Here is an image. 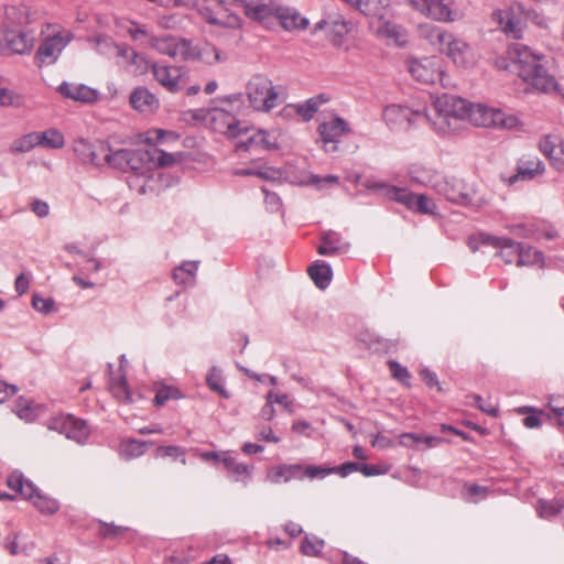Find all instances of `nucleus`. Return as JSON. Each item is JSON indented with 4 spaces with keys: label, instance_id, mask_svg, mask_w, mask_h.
<instances>
[{
    "label": "nucleus",
    "instance_id": "f03ea898",
    "mask_svg": "<svg viewBox=\"0 0 564 564\" xmlns=\"http://www.w3.org/2000/svg\"><path fill=\"white\" fill-rule=\"evenodd\" d=\"M245 15L268 30L280 25L285 31H301L308 26V20L292 8L282 7L273 0H239Z\"/></svg>",
    "mask_w": 564,
    "mask_h": 564
},
{
    "label": "nucleus",
    "instance_id": "4c0bfd02",
    "mask_svg": "<svg viewBox=\"0 0 564 564\" xmlns=\"http://www.w3.org/2000/svg\"><path fill=\"white\" fill-rule=\"evenodd\" d=\"M116 25L119 32L127 33L133 41L150 39L145 26L133 21L119 20Z\"/></svg>",
    "mask_w": 564,
    "mask_h": 564
},
{
    "label": "nucleus",
    "instance_id": "7ed1b4c3",
    "mask_svg": "<svg viewBox=\"0 0 564 564\" xmlns=\"http://www.w3.org/2000/svg\"><path fill=\"white\" fill-rule=\"evenodd\" d=\"M131 154L128 171H131L133 176L129 181V186L140 195L148 193L156 169L171 166L176 162L174 154L160 149H132Z\"/></svg>",
    "mask_w": 564,
    "mask_h": 564
},
{
    "label": "nucleus",
    "instance_id": "a211bd4d",
    "mask_svg": "<svg viewBox=\"0 0 564 564\" xmlns=\"http://www.w3.org/2000/svg\"><path fill=\"white\" fill-rule=\"evenodd\" d=\"M150 70L158 84L172 94L178 93L186 82V72L181 66L155 62Z\"/></svg>",
    "mask_w": 564,
    "mask_h": 564
},
{
    "label": "nucleus",
    "instance_id": "72a5a7b5",
    "mask_svg": "<svg viewBox=\"0 0 564 564\" xmlns=\"http://www.w3.org/2000/svg\"><path fill=\"white\" fill-rule=\"evenodd\" d=\"M307 272L319 289H326L332 281V269L324 262H315L307 269Z\"/></svg>",
    "mask_w": 564,
    "mask_h": 564
},
{
    "label": "nucleus",
    "instance_id": "2f4dec72",
    "mask_svg": "<svg viewBox=\"0 0 564 564\" xmlns=\"http://www.w3.org/2000/svg\"><path fill=\"white\" fill-rule=\"evenodd\" d=\"M143 143L154 147L158 144L176 142L180 139V135L171 130H164L160 128H154L147 130L141 134Z\"/></svg>",
    "mask_w": 564,
    "mask_h": 564
},
{
    "label": "nucleus",
    "instance_id": "e433bc0d",
    "mask_svg": "<svg viewBox=\"0 0 564 564\" xmlns=\"http://www.w3.org/2000/svg\"><path fill=\"white\" fill-rule=\"evenodd\" d=\"M37 145L48 149H61L65 145L63 133L55 129H48L43 132H35Z\"/></svg>",
    "mask_w": 564,
    "mask_h": 564
},
{
    "label": "nucleus",
    "instance_id": "c85d7f7f",
    "mask_svg": "<svg viewBox=\"0 0 564 564\" xmlns=\"http://www.w3.org/2000/svg\"><path fill=\"white\" fill-rule=\"evenodd\" d=\"M323 142H336L341 135L348 132V124L341 118H333L323 122L318 128Z\"/></svg>",
    "mask_w": 564,
    "mask_h": 564
},
{
    "label": "nucleus",
    "instance_id": "7c9ffc66",
    "mask_svg": "<svg viewBox=\"0 0 564 564\" xmlns=\"http://www.w3.org/2000/svg\"><path fill=\"white\" fill-rule=\"evenodd\" d=\"M300 467L297 464H282L271 467L267 473V479L272 484L289 482L291 479H299Z\"/></svg>",
    "mask_w": 564,
    "mask_h": 564
},
{
    "label": "nucleus",
    "instance_id": "6e6552de",
    "mask_svg": "<svg viewBox=\"0 0 564 564\" xmlns=\"http://www.w3.org/2000/svg\"><path fill=\"white\" fill-rule=\"evenodd\" d=\"M41 34L43 40L35 55L40 66L53 64L74 37L70 30L58 24H46Z\"/></svg>",
    "mask_w": 564,
    "mask_h": 564
},
{
    "label": "nucleus",
    "instance_id": "dca6fc26",
    "mask_svg": "<svg viewBox=\"0 0 564 564\" xmlns=\"http://www.w3.org/2000/svg\"><path fill=\"white\" fill-rule=\"evenodd\" d=\"M426 112L412 110L401 105H389L383 109L382 118L391 130H404L424 121Z\"/></svg>",
    "mask_w": 564,
    "mask_h": 564
},
{
    "label": "nucleus",
    "instance_id": "9d476101",
    "mask_svg": "<svg viewBox=\"0 0 564 564\" xmlns=\"http://www.w3.org/2000/svg\"><path fill=\"white\" fill-rule=\"evenodd\" d=\"M7 486L20 494L23 499L30 501L42 514L52 516L59 510V503L56 499L42 494L21 474L12 473L9 475Z\"/></svg>",
    "mask_w": 564,
    "mask_h": 564
},
{
    "label": "nucleus",
    "instance_id": "39448f33",
    "mask_svg": "<svg viewBox=\"0 0 564 564\" xmlns=\"http://www.w3.org/2000/svg\"><path fill=\"white\" fill-rule=\"evenodd\" d=\"M36 15V11H32L25 6L7 9L8 53L28 54L32 51L35 43V33L23 25L34 22Z\"/></svg>",
    "mask_w": 564,
    "mask_h": 564
},
{
    "label": "nucleus",
    "instance_id": "bf43d9fd",
    "mask_svg": "<svg viewBox=\"0 0 564 564\" xmlns=\"http://www.w3.org/2000/svg\"><path fill=\"white\" fill-rule=\"evenodd\" d=\"M14 412L20 419L26 422H31L35 419V411L28 400L20 399L15 405Z\"/></svg>",
    "mask_w": 564,
    "mask_h": 564
},
{
    "label": "nucleus",
    "instance_id": "338daca9",
    "mask_svg": "<svg viewBox=\"0 0 564 564\" xmlns=\"http://www.w3.org/2000/svg\"><path fill=\"white\" fill-rule=\"evenodd\" d=\"M464 490L467 494L468 500L470 502H477L479 499H484L488 495V488L487 487L478 486V485H475V484L466 485L464 487Z\"/></svg>",
    "mask_w": 564,
    "mask_h": 564
},
{
    "label": "nucleus",
    "instance_id": "37998d69",
    "mask_svg": "<svg viewBox=\"0 0 564 564\" xmlns=\"http://www.w3.org/2000/svg\"><path fill=\"white\" fill-rule=\"evenodd\" d=\"M112 395L120 402L129 403L132 401V394L128 388L123 376L112 379L109 386Z\"/></svg>",
    "mask_w": 564,
    "mask_h": 564
},
{
    "label": "nucleus",
    "instance_id": "3c124183",
    "mask_svg": "<svg viewBox=\"0 0 564 564\" xmlns=\"http://www.w3.org/2000/svg\"><path fill=\"white\" fill-rule=\"evenodd\" d=\"M22 105V97L14 90L4 86L0 77V107H19Z\"/></svg>",
    "mask_w": 564,
    "mask_h": 564
},
{
    "label": "nucleus",
    "instance_id": "de8ad7c7",
    "mask_svg": "<svg viewBox=\"0 0 564 564\" xmlns=\"http://www.w3.org/2000/svg\"><path fill=\"white\" fill-rule=\"evenodd\" d=\"M463 183L460 181H454L452 185L447 184L445 195L447 199L462 204H471V198L468 193L463 191Z\"/></svg>",
    "mask_w": 564,
    "mask_h": 564
},
{
    "label": "nucleus",
    "instance_id": "393cba45",
    "mask_svg": "<svg viewBox=\"0 0 564 564\" xmlns=\"http://www.w3.org/2000/svg\"><path fill=\"white\" fill-rule=\"evenodd\" d=\"M131 107L142 113H153L160 107L158 97L145 87H137L129 98Z\"/></svg>",
    "mask_w": 564,
    "mask_h": 564
},
{
    "label": "nucleus",
    "instance_id": "c03bdc74",
    "mask_svg": "<svg viewBox=\"0 0 564 564\" xmlns=\"http://www.w3.org/2000/svg\"><path fill=\"white\" fill-rule=\"evenodd\" d=\"M197 271V263L186 261L173 271V279L178 284H186L194 280Z\"/></svg>",
    "mask_w": 564,
    "mask_h": 564
},
{
    "label": "nucleus",
    "instance_id": "423d86ee",
    "mask_svg": "<svg viewBox=\"0 0 564 564\" xmlns=\"http://www.w3.org/2000/svg\"><path fill=\"white\" fill-rule=\"evenodd\" d=\"M197 0H175L177 6H195ZM239 0H205L199 8V14L206 23L219 30L239 31L242 20L236 9Z\"/></svg>",
    "mask_w": 564,
    "mask_h": 564
},
{
    "label": "nucleus",
    "instance_id": "aec40b11",
    "mask_svg": "<svg viewBox=\"0 0 564 564\" xmlns=\"http://www.w3.org/2000/svg\"><path fill=\"white\" fill-rule=\"evenodd\" d=\"M149 45L160 54L167 55L172 58L188 61L189 41L185 39L151 36L149 39Z\"/></svg>",
    "mask_w": 564,
    "mask_h": 564
},
{
    "label": "nucleus",
    "instance_id": "5701e85b",
    "mask_svg": "<svg viewBox=\"0 0 564 564\" xmlns=\"http://www.w3.org/2000/svg\"><path fill=\"white\" fill-rule=\"evenodd\" d=\"M479 239L481 243L490 246L499 250L500 258L506 264L518 265V253L520 251V242L506 237H496L490 235L480 234Z\"/></svg>",
    "mask_w": 564,
    "mask_h": 564
},
{
    "label": "nucleus",
    "instance_id": "13d9d810",
    "mask_svg": "<svg viewBox=\"0 0 564 564\" xmlns=\"http://www.w3.org/2000/svg\"><path fill=\"white\" fill-rule=\"evenodd\" d=\"M123 45L115 44L109 37H97L96 39V50L99 54L102 55H116L117 48H122Z\"/></svg>",
    "mask_w": 564,
    "mask_h": 564
},
{
    "label": "nucleus",
    "instance_id": "49530a36",
    "mask_svg": "<svg viewBox=\"0 0 564 564\" xmlns=\"http://www.w3.org/2000/svg\"><path fill=\"white\" fill-rule=\"evenodd\" d=\"M109 144L104 141L98 140L94 142L91 152H89L90 154L86 163H90L96 166L107 164V155L109 153Z\"/></svg>",
    "mask_w": 564,
    "mask_h": 564
},
{
    "label": "nucleus",
    "instance_id": "58836bf2",
    "mask_svg": "<svg viewBox=\"0 0 564 564\" xmlns=\"http://www.w3.org/2000/svg\"><path fill=\"white\" fill-rule=\"evenodd\" d=\"M149 443L138 440H124L120 444V455L127 459L137 458L144 454Z\"/></svg>",
    "mask_w": 564,
    "mask_h": 564
},
{
    "label": "nucleus",
    "instance_id": "f257e3e1",
    "mask_svg": "<svg viewBox=\"0 0 564 564\" xmlns=\"http://www.w3.org/2000/svg\"><path fill=\"white\" fill-rule=\"evenodd\" d=\"M506 54L509 63L499 66L517 74L528 85V90L549 93L555 89L556 83L544 68L542 55L519 43L510 45Z\"/></svg>",
    "mask_w": 564,
    "mask_h": 564
},
{
    "label": "nucleus",
    "instance_id": "c756f323",
    "mask_svg": "<svg viewBox=\"0 0 564 564\" xmlns=\"http://www.w3.org/2000/svg\"><path fill=\"white\" fill-rule=\"evenodd\" d=\"M349 249L347 242H343L341 238L333 231L323 234L322 245L317 248L321 256H335L346 252Z\"/></svg>",
    "mask_w": 564,
    "mask_h": 564
},
{
    "label": "nucleus",
    "instance_id": "a19ab883",
    "mask_svg": "<svg viewBox=\"0 0 564 564\" xmlns=\"http://www.w3.org/2000/svg\"><path fill=\"white\" fill-rule=\"evenodd\" d=\"M37 147V137L35 132L24 134L10 144V152L13 154L26 153Z\"/></svg>",
    "mask_w": 564,
    "mask_h": 564
},
{
    "label": "nucleus",
    "instance_id": "5fc2aeb1",
    "mask_svg": "<svg viewBox=\"0 0 564 564\" xmlns=\"http://www.w3.org/2000/svg\"><path fill=\"white\" fill-rule=\"evenodd\" d=\"M178 398H181V392L177 388L165 386L158 390L154 398V404L161 406L165 404L169 400Z\"/></svg>",
    "mask_w": 564,
    "mask_h": 564
},
{
    "label": "nucleus",
    "instance_id": "a18cd8bd",
    "mask_svg": "<svg viewBox=\"0 0 564 564\" xmlns=\"http://www.w3.org/2000/svg\"><path fill=\"white\" fill-rule=\"evenodd\" d=\"M419 195L420 194H414L403 188H389V198L404 205L412 212L415 207Z\"/></svg>",
    "mask_w": 564,
    "mask_h": 564
},
{
    "label": "nucleus",
    "instance_id": "4be33fe9",
    "mask_svg": "<svg viewBox=\"0 0 564 564\" xmlns=\"http://www.w3.org/2000/svg\"><path fill=\"white\" fill-rule=\"evenodd\" d=\"M57 91L63 98L82 104H95L99 100L100 94L97 89L85 84L63 82Z\"/></svg>",
    "mask_w": 564,
    "mask_h": 564
},
{
    "label": "nucleus",
    "instance_id": "680f3d73",
    "mask_svg": "<svg viewBox=\"0 0 564 564\" xmlns=\"http://www.w3.org/2000/svg\"><path fill=\"white\" fill-rule=\"evenodd\" d=\"M127 531L128 528L112 523H100L98 530L99 534L105 539L121 536Z\"/></svg>",
    "mask_w": 564,
    "mask_h": 564
},
{
    "label": "nucleus",
    "instance_id": "774afa93",
    "mask_svg": "<svg viewBox=\"0 0 564 564\" xmlns=\"http://www.w3.org/2000/svg\"><path fill=\"white\" fill-rule=\"evenodd\" d=\"M473 404L477 406L480 411L496 417L498 415V408L495 404L487 403L482 400L480 395H473Z\"/></svg>",
    "mask_w": 564,
    "mask_h": 564
},
{
    "label": "nucleus",
    "instance_id": "412c9836",
    "mask_svg": "<svg viewBox=\"0 0 564 564\" xmlns=\"http://www.w3.org/2000/svg\"><path fill=\"white\" fill-rule=\"evenodd\" d=\"M388 15L370 20V29L379 36L388 41L389 44L402 46L406 43V32L395 23H393Z\"/></svg>",
    "mask_w": 564,
    "mask_h": 564
},
{
    "label": "nucleus",
    "instance_id": "cd10ccee",
    "mask_svg": "<svg viewBox=\"0 0 564 564\" xmlns=\"http://www.w3.org/2000/svg\"><path fill=\"white\" fill-rule=\"evenodd\" d=\"M276 145V139L265 130H258L248 137L245 141H240L236 145V151H248L250 149H273Z\"/></svg>",
    "mask_w": 564,
    "mask_h": 564
},
{
    "label": "nucleus",
    "instance_id": "9b49d317",
    "mask_svg": "<svg viewBox=\"0 0 564 564\" xmlns=\"http://www.w3.org/2000/svg\"><path fill=\"white\" fill-rule=\"evenodd\" d=\"M438 51L446 55L453 64L462 69L473 68L477 65L478 57L471 46L456 37L453 33L438 35Z\"/></svg>",
    "mask_w": 564,
    "mask_h": 564
},
{
    "label": "nucleus",
    "instance_id": "f704fd0d",
    "mask_svg": "<svg viewBox=\"0 0 564 564\" xmlns=\"http://www.w3.org/2000/svg\"><path fill=\"white\" fill-rule=\"evenodd\" d=\"M221 463L224 464L227 471L235 478L237 481H245L251 475L252 467L238 463L235 458L230 456H224L221 458Z\"/></svg>",
    "mask_w": 564,
    "mask_h": 564
},
{
    "label": "nucleus",
    "instance_id": "a878e982",
    "mask_svg": "<svg viewBox=\"0 0 564 564\" xmlns=\"http://www.w3.org/2000/svg\"><path fill=\"white\" fill-rule=\"evenodd\" d=\"M188 51V61H199L208 65L223 62L226 58V56L216 46L207 42L199 45H194L189 41Z\"/></svg>",
    "mask_w": 564,
    "mask_h": 564
},
{
    "label": "nucleus",
    "instance_id": "c9c22d12",
    "mask_svg": "<svg viewBox=\"0 0 564 564\" xmlns=\"http://www.w3.org/2000/svg\"><path fill=\"white\" fill-rule=\"evenodd\" d=\"M300 467L299 474H300V480L302 479H324L325 477L335 474L337 471V468H332L327 466H316V465H302L297 464Z\"/></svg>",
    "mask_w": 564,
    "mask_h": 564
},
{
    "label": "nucleus",
    "instance_id": "ea45409f",
    "mask_svg": "<svg viewBox=\"0 0 564 564\" xmlns=\"http://www.w3.org/2000/svg\"><path fill=\"white\" fill-rule=\"evenodd\" d=\"M132 149H118L112 150L109 149V153L107 155V164L111 167L121 170V171H128L129 167V160Z\"/></svg>",
    "mask_w": 564,
    "mask_h": 564
},
{
    "label": "nucleus",
    "instance_id": "2eb2a0df",
    "mask_svg": "<svg viewBox=\"0 0 564 564\" xmlns=\"http://www.w3.org/2000/svg\"><path fill=\"white\" fill-rule=\"evenodd\" d=\"M47 427L64 434L67 438L79 444L85 443L90 433L85 421L76 419L70 414H61L51 417L47 422Z\"/></svg>",
    "mask_w": 564,
    "mask_h": 564
},
{
    "label": "nucleus",
    "instance_id": "6e6d98bb",
    "mask_svg": "<svg viewBox=\"0 0 564 564\" xmlns=\"http://www.w3.org/2000/svg\"><path fill=\"white\" fill-rule=\"evenodd\" d=\"M564 509V502L560 500H553L551 502L541 501L539 506V514L542 518H550L560 513Z\"/></svg>",
    "mask_w": 564,
    "mask_h": 564
},
{
    "label": "nucleus",
    "instance_id": "0eeeda50",
    "mask_svg": "<svg viewBox=\"0 0 564 564\" xmlns=\"http://www.w3.org/2000/svg\"><path fill=\"white\" fill-rule=\"evenodd\" d=\"M467 122L480 128H498L513 131H522L523 121L514 113H507L498 108L488 107L484 104L468 101Z\"/></svg>",
    "mask_w": 564,
    "mask_h": 564
},
{
    "label": "nucleus",
    "instance_id": "bb28decb",
    "mask_svg": "<svg viewBox=\"0 0 564 564\" xmlns=\"http://www.w3.org/2000/svg\"><path fill=\"white\" fill-rule=\"evenodd\" d=\"M117 56L121 57L135 75L147 74L152 65L144 55L139 54L127 45H123L122 48H117Z\"/></svg>",
    "mask_w": 564,
    "mask_h": 564
},
{
    "label": "nucleus",
    "instance_id": "20e7f679",
    "mask_svg": "<svg viewBox=\"0 0 564 564\" xmlns=\"http://www.w3.org/2000/svg\"><path fill=\"white\" fill-rule=\"evenodd\" d=\"M468 100L444 94L433 101V115L426 113L425 120L441 135L460 131L467 122Z\"/></svg>",
    "mask_w": 564,
    "mask_h": 564
},
{
    "label": "nucleus",
    "instance_id": "4d7b16f0",
    "mask_svg": "<svg viewBox=\"0 0 564 564\" xmlns=\"http://www.w3.org/2000/svg\"><path fill=\"white\" fill-rule=\"evenodd\" d=\"M436 205L433 199L424 194H420L413 212L424 215H434Z\"/></svg>",
    "mask_w": 564,
    "mask_h": 564
},
{
    "label": "nucleus",
    "instance_id": "864d4df0",
    "mask_svg": "<svg viewBox=\"0 0 564 564\" xmlns=\"http://www.w3.org/2000/svg\"><path fill=\"white\" fill-rule=\"evenodd\" d=\"M419 30H420L421 36H423L432 45H435L437 47H438V35L442 33H448L447 31L442 30V29H440L435 25L429 24V23L421 24Z\"/></svg>",
    "mask_w": 564,
    "mask_h": 564
},
{
    "label": "nucleus",
    "instance_id": "1a4fd4ad",
    "mask_svg": "<svg viewBox=\"0 0 564 564\" xmlns=\"http://www.w3.org/2000/svg\"><path fill=\"white\" fill-rule=\"evenodd\" d=\"M249 106L259 112H269L279 104V93L272 80L263 75L252 76L245 88Z\"/></svg>",
    "mask_w": 564,
    "mask_h": 564
},
{
    "label": "nucleus",
    "instance_id": "6ab92c4d",
    "mask_svg": "<svg viewBox=\"0 0 564 564\" xmlns=\"http://www.w3.org/2000/svg\"><path fill=\"white\" fill-rule=\"evenodd\" d=\"M408 69L412 77L423 84H434L442 79V68L436 57H425L422 59H411L408 63Z\"/></svg>",
    "mask_w": 564,
    "mask_h": 564
},
{
    "label": "nucleus",
    "instance_id": "79ce46f5",
    "mask_svg": "<svg viewBox=\"0 0 564 564\" xmlns=\"http://www.w3.org/2000/svg\"><path fill=\"white\" fill-rule=\"evenodd\" d=\"M543 261L542 253L530 246L520 243L518 253V267L540 264Z\"/></svg>",
    "mask_w": 564,
    "mask_h": 564
},
{
    "label": "nucleus",
    "instance_id": "69168bd1",
    "mask_svg": "<svg viewBox=\"0 0 564 564\" xmlns=\"http://www.w3.org/2000/svg\"><path fill=\"white\" fill-rule=\"evenodd\" d=\"M546 158L551 161L555 169L562 170L564 167V140H561L558 143H556L555 148L552 150V153H550Z\"/></svg>",
    "mask_w": 564,
    "mask_h": 564
},
{
    "label": "nucleus",
    "instance_id": "473e14b6",
    "mask_svg": "<svg viewBox=\"0 0 564 564\" xmlns=\"http://www.w3.org/2000/svg\"><path fill=\"white\" fill-rule=\"evenodd\" d=\"M234 174L237 176H257L264 181H276L282 176L281 171L272 166L237 169Z\"/></svg>",
    "mask_w": 564,
    "mask_h": 564
},
{
    "label": "nucleus",
    "instance_id": "4468645a",
    "mask_svg": "<svg viewBox=\"0 0 564 564\" xmlns=\"http://www.w3.org/2000/svg\"><path fill=\"white\" fill-rule=\"evenodd\" d=\"M316 30H325L327 39L335 46H341L356 32L357 26L339 13L329 14L315 25Z\"/></svg>",
    "mask_w": 564,
    "mask_h": 564
},
{
    "label": "nucleus",
    "instance_id": "f8f14e48",
    "mask_svg": "<svg viewBox=\"0 0 564 564\" xmlns=\"http://www.w3.org/2000/svg\"><path fill=\"white\" fill-rule=\"evenodd\" d=\"M419 13L436 22L451 23L459 19L455 0H406Z\"/></svg>",
    "mask_w": 564,
    "mask_h": 564
},
{
    "label": "nucleus",
    "instance_id": "e2e57ef3",
    "mask_svg": "<svg viewBox=\"0 0 564 564\" xmlns=\"http://www.w3.org/2000/svg\"><path fill=\"white\" fill-rule=\"evenodd\" d=\"M91 149H93V143L88 142L87 140H85L83 138L74 141L73 150L76 153V155L78 156V159L80 161H83L84 163L87 162L89 154H90L89 152H91Z\"/></svg>",
    "mask_w": 564,
    "mask_h": 564
},
{
    "label": "nucleus",
    "instance_id": "b1692460",
    "mask_svg": "<svg viewBox=\"0 0 564 564\" xmlns=\"http://www.w3.org/2000/svg\"><path fill=\"white\" fill-rule=\"evenodd\" d=\"M544 173L543 162L535 155H523L517 166V173L506 178L509 185L518 181H531Z\"/></svg>",
    "mask_w": 564,
    "mask_h": 564
},
{
    "label": "nucleus",
    "instance_id": "8fccbe9b",
    "mask_svg": "<svg viewBox=\"0 0 564 564\" xmlns=\"http://www.w3.org/2000/svg\"><path fill=\"white\" fill-rule=\"evenodd\" d=\"M326 100L323 99L322 96L311 98L302 105L296 107V112L304 119L311 120L313 116L317 112L319 106L324 104Z\"/></svg>",
    "mask_w": 564,
    "mask_h": 564
},
{
    "label": "nucleus",
    "instance_id": "ddd939ff",
    "mask_svg": "<svg viewBox=\"0 0 564 564\" xmlns=\"http://www.w3.org/2000/svg\"><path fill=\"white\" fill-rule=\"evenodd\" d=\"M530 15V11H527L521 3L514 2L505 10L496 11L494 20L499 24L505 34L520 39Z\"/></svg>",
    "mask_w": 564,
    "mask_h": 564
},
{
    "label": "nucleus",
    "instance_id": "09e8293b",
    "mask_svg": "<svg viewBox=\"0 0 564 564\" xmlns=\"http://www.w3.org/2000/svg\"><path fill=\"white\" fill-rule=\"evenodd\" d=\"M324 545L325 543L322 539L306 535L302 541L300 551L305 556H318Z\"/></svg>",
    "mask_w": 564,
    "mask_h": 564
},
{
    "label": "nucleus",
    "instance_id": "052dcab7",
    "mask_svg": "<svg viewBox=\"0 0 564 564\" xmlns=\"http://www.w3.org/2000/svg\"><path fill=\"white\" fill-rule=\"evenodd\" d=\"M561 140L562 138L560 135L549 133L540 139L538 148L545 156H547Z\"/></svg>",
    "mask_w": 564,
    "mask_h": 564
},
{
    "label": "nucleus",
    "instance_id": "603ef678",
    "mask_svg": "<svg viewBox=\"0 0 564 564\" xmlns=\"http://www.w3.org/2000/svg\"><path fill=\"white\" fill-rule=\"evenodd\" d=\"M156 456L161 458H171V459H180V462L183 465H186V458H185V449L175 446V445H167V446H160L156 449Z\"/></svg>",
    "mask_w": 564,
    "mask_h": 564
},
{
    "label": "nucleus",
    "instance_id": "f3484780",
    "mask_svg": "<svg viewBox=\"0 0 564 564\" xmlns=\"http://www.w3.org/2000/svg\"><path fill=\"white\" fill-rule=\"evenodd\" d=\"M206 121L213 131L230 139L238 138L248 131V128L242 127L241 122L230 112L219 108L210 110L207 113Z\"/></svg>",
    "mask_w": 564,
    "mask_h": 564
},
{
    "label": "nucleus",
    "instance_id": "0e129e2a",
    "mask_svg": "<svg viewBox=\"0 0 564 564\" xmlns=\"http://www.w3.org/2000/svg\"><path fill=\"white\" fill-rule=\"evenodd\" d=\"M388 367L391 376L394 379L401 381L402 383L409 384L410 373L405 367L401 366L394 360L388 361Z\"/></svg>",
    "mask_w": 564,
    "mask_h": 564
}]
</instances>
